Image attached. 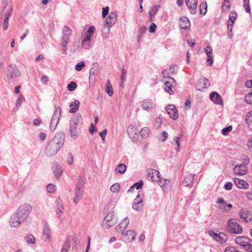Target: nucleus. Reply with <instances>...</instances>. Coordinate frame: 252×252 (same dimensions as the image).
Masks as SVG:
<instances>
[{"label":"nucleus","mask_w":252,"mask_h":252,"mask_svg":"<svg viewBox=\"0 0 252 252\" xmlns=\"http://www.w3.org/2000/svg\"><path fill=\"white\" fill-rule=\"evenodd\" d=\"M63 143L64 139L61 136H56L47 145L45 150L46 154L49 157L54 156L63 147Z\"/></svg>","instance_id":"nucleus-1"},{"label":"nucleus","mask_w":252,"mask_h":252,"mask_svg":"<svg viewBox=\"0 0 252 252\" xmlns=\"http://www.w3.org/2000/svg\"><path fill=\"white\" fill-rule=\"evenodd\" d=\"M80 123V119L78 116L74 117L70 121L69 132L70 137L74 139L78 137L79 128L78 126Z\"/></svg>","instance_id":"nucleus-2"},{"label":"nucleus","mask_w":252,"mask_h":252,"mask_svg":"<svg viewBox=\"0 0 252 252\" xmlns=\"http://www.w3.org/2000/svg\"><path fill=\"white\" fill-rule=\"evenodd\" d=\"M32 209V205L26 203L21 205L15 213L20 218L19 220L24 221L28 218Z\"/></svg>","instance_id":"nucleus-3"},{"label":"nucleus","mask_w":252,"mask_h":252,"mask_svg":"<svg viewBox=\"0 0 252 252\" xmlns=\"http://www.w3.org/2000/svg\"><path fill=\"white\" fill-rule=\"evenodd\" d=\"M226 229L230 233L240 234L243 232L242 226L235 219H229L226 224Z\"/></svg>","instance_id":"nucleus-4"},{"label":"nucleus","mask_w":252,"mask_h":252,"mask_svg":"<svg viewBox=\"0 0 252 252\" xmlns=\"http://www.w3.org/2000/svg\"><path fill=\"white\" fill-rule=\"evenodd\" d=\"M20 75V71L15 64H10L8 67L7 78L9 83H13Z\"/></svg>","instance_id":"nucleus-5"},{"label":"nucleus","mask_w":252,"mask_h":252,"mask_svg":"<svg viewBox=\"0 0 252 252\" xmlns=\"http://www.w3.org/2000/svg\"><path fill=\"white\" fill-rule=\"evenodd\" d=\"M118 218L114 212L108 213L103 219L102 225L106 229L114 226L117 223Z\"/></svg>","instance_id":"nucleus-6"},{"label":"nucleus","mask_w":252,"mask_h":252,"mask_svg":"<svg viewBox=\"0 0 252 252\" xmlns=\"http://www.w3.org/2000/svg\"><path fill=\"white\" fill-rule=\"evenodd\" d=\"M71 30L68 27L64 26L63 29L61 46L63 47V51L65 53L66 51V47L68 43V41L71 34Z\"/></svg>","instance_id":"nucleus-7"},{"label":"nucleus","mask_w":252,"mask_h":252,"mask_svg":"<svg viewBox=\"0 0 252 252\" xmlns=\"http://www.w3.org/2000/svg\"><path fill=\"white\" fill-rule=\"evenodd\" d=\"M235 242L242 246L247 252H252V244L248 238L239 236L235 238Z\"/></svg>","instance_id":"nucleus-8"},{"label":"nucleus","mask_w":252,"mask_h":252,"mask_svg":"<svg viewBox=\"0 0 252 252\" xmlns=\"http://www.w3.org/2000/svg\"><path fill=\"white\" fill-rule=\"evenodd\" d=\"M60 115L61 109L60 108H57L54 112L50 122V128L51 131H54L56 129L60 120Z\"/></svg>","instance_id":"nucleus-9"},{"label":"nucleus","mask_w":252,"mask_h":252,"mask_svg":"<svg viewBox=\"0 0 252 252\" xmlns=\"http://www.w3.org/2000/svg\"><path fill=\"white\" fill-rule=\"evenodd\" d=\"M209 234L213 237L214 240L220 243H224L227 240V235L223 233L217 234L213 231L210 230L209 231Z\"/></svg>","instance_id":"nucleus-10"},{"label":"nucleus","mask_w":252,"mask_h":252,"mask_svg":"<svg viewBox=\"0 0 252 252\" xmlns=\"http://www.w3.org/2000/svg\"><path fill=\"white\" fill-rule=\"evenodd\" d=\"M176 82L175 79L172 77H167V80H166L165 81L164 89L169 94H172L173 91L172 90V88L176 86Z\"/></svg>","instance_id":"nucleus-11"},{"label":"nucleus","mask_w":252,"mask_h":252,"mask_svg":"<svg viewBox=\"0 0 252 252\" xmlns=\"http://www.w3.org/2000/svg\"><path fill=\"white\" fill-rule=\"evenodd\" d=\"M240 218L242 221L250 222L252 221L251 211L247 208H242L239 212Z\"/></svg>","instance_id":"nucleus-12"},{"label":"nucleus","mask_w":252,"mask_h":252,"mask_svg":"<svg viewBox=\"0 0 252 252\" xmlns=\"http://www.w3.org/2000/svg\"><path fill=\"white\" fill-rule=\"evenodd\" d=\"M123 239L126 242H131L135 239L136 233L132 230L122 231Z\"/></svg>","instance_id":"nucleus-13"},{"label":"nucleus","mask_w":252,"mask_h":252,"mask_svg":"<svg viewBox=\"0 0 252 252\" xmlns=\"http://www.w3.org/2000/svg\"><path fill=\"white\" fill-rule=\"evenodd\" d=\"M247 168L246 164H238L234 167L233 172L237 176H242L246 174Z\"/></svg>","instance_id":"nucleus-14"},{"label":"nucleus","mask_w":252,"mask_h":252,"mask_svg":"<svg viewBox=\"0 0 252 252\" xmlns=\"http://www.w3.org/2000/svg\"><path fill=\"white\" fill-rule=\"evenodd\" d=\"M166 111L173 120H176L178 117V111L174 105H169L166 107Z\"/></svg>","instance_id":"nucleus-15"},{"label":"nucleus","mask_w":252,"mask_h":252,"mask_svg":"<svg viewBox=\"0 0 252 252\" xmlns=\"http://www.w3.org/2000/svg\"><path fill=\"white\" fill-rule=\"evenodd\" d=\"M185 3L189 9L190 13L192 14H196L198 4L197 0H185Z\"/></svg>","instance_id":"nucleus-16"},{"label":"nucleus","mask_w":252,"mask_h":252,"mask_svg":"<svg viewBox=\"0 0 252 252\" xmlns=\"http://www.w3.org/2000/svg\"><path fill=\"white\" fill-rule=\"evenodd\" d=\"M148 177L151 181L154 182L158 181L160 180L159 172L154 169H150L148 170Z\"/></svg>","instance_id":"nucleus-17"},{"label":"nucleus","mask_w":252,"mask_h":252,"mask_svg":"<svg viewBox=\"0 0 252 252\" xmlns=\"http://www.w3.org/2000/svg\"><path fill=\"white\" fill-rule=\"evenodd\" d=\"M117 13L115 11L110 12L106 18L105 23L109 26H112L117 21Z\"/></svg>","instance_id":"nucleus-18"},{"label":"nucleus","mask_w":252,"mask_h":252,"mask_svg":"<svg viewBox=\"0 0 252 252\" xmlns=\"http://www.w3.org/2000/svg\"><path fill=\"white\" fill-rule=\"evenodd\" d=\"M83 191V189L81 186H78L75 189V197L73 198V202L76 204H77L81 199Z\"/></svg>","instance_id":"nucleus-19"},{"label":"nucleus","mask_w":252,"mask_h":252,"mask_svg":"<svg viewBox=\"0 0 252 252\" xmlns=\"http://www.w3.org/2000/svg\"><path fill=\"white\" fill-rule=\"evenodd\" d=\"M51 230L48 224H46L43 229L42 239L46 242H50L51 241Z\"/></svg>","instance_id":"nucleus-20"},{"label":"nucleus","mask_w":252,"mask_h":252,"mask_svg":"<svg viewBox=\"0 0 252 252\" xmlns=\"http://www.w3.org/2000/svg\"><path fill=\"white\" fill-rule=\"evenodd\" d=\"M210 86L209 81L206 78L200 79L195 86L196 89L199 91L207 88Z\"/></svg>","instance_id":"nucleus-21"},{"label":"nucleus","mask_w":252,"mask_h":252,"mask_svg":"<svg viewBox=\"0 0 252 252\" xmlns=\"http://www.w3.org/2000/svg\"><path fill=\"white\" fill-rule=\"evenodd\" d=\"M143 207L142 198L138 194L133 201L132 208L136 211H140Z\"/></svg>","instance_id":"nucleus-22"},{"label":"nucleus","mask_w":252,"mask_h":252,"mask_svg":"<svg viewBox=\"0 0 252 252\" xmlns=\"http://www.w3.org/2000/svg\"><path fill=\"white\" fill-rule=\"evenodd\" d=\"M211 100L216 104L222 105L223 101L220 95L216 92H212L210 94Z\"/></svg>","instance_id":"nucleus-23"},{"label":"nucleus","mask_w":252,"mask_h":252,"mask_svg":"<svg viewBox=\"0 0 252 252\" xmlns=\"http://www.w3.org/2000/svg\"><path fill=\"white\" fill-rule=\"evenodd\" d=\"M233 181L236 186L239 189H248L249 187L248 183L244 180L234 178Z\"/></svg>","instance_id":"nucleus-24"},{"label":"nucleus","mask_w":252,"mask_h":252,"mask_svg":"<svg viewBox=\"0 0 252 252\" xmlns=\"http://www.w3.org/2000/svg\"><path fill=\"white\" fill-rule=\"evenodd\" d=\"M19 219H20V218L19 217H18V216L17 215V214L16 213H15L11 217V218L10 219L9 223H10V226L11 227H18L20 225V224H21V223L22 222L24 221L23 220H20Z\"/></svg>","instance_id":"nucleus-25"},{"label":"nucleus","mask_w":252,"mask_h":252,"mask_svg":"<svg viewBox=\"0 0 252 252\" xmlns=\"http://www.w3.org/2000/svg\"><path fill=\"white\" fill-rule=\"evenodd\" d=\"M52 170L53 173L55 174L56 178L57 179H59L63 172L62 167L59 164L56 163L53 164L52 167Z\"/></svg>","instance_id":"nucleus-26"},{"label":"nucleus","mask_w":252,"mask_h":252,"mask_svg":"<svg viewBox=\"0 0 252 252\" xmlns=\"http://www.w3.org/2000/svg\"><path fill=\"white\" fill-rule=\"evenodd\" d=\"M179 25L180 28L183 29H186L190 25L189 19L186 17L180 18Z\"/></svg>","instance_id":"nucleus-27"},{"label":"nucleus","mask_w":252,"mask_h":252,"mask_svg":"<svg viewBox=\"0 0 252 252\" xmlns=\"http://www.w3.org/2000/svg\"><path fill=\"white\" fill-rule=\"evenodd\" d=\"M80 105V102L78 100H75L74 102L69 105V112L71 113H75L78 109Z\"/></svg>","instance_id":"nucleus-28"},{"label":"nucleus","mask_w":252,"mask_h":252,"mask_svg":"<svg viewBox=\"0 0 252 252\" xmlns=\"http://www.w3.org/2000/svg\"><path fill=\"white\" fill-rule=\"evenodd\" d=\"M137 130L132 125H130L128 127L127 133L131 138H136V136H137Z\"/></svg>","instance_id":"nucleus-29"},{"label":"nucleus","mask_w":252,"mask_h":252,"mask_svg":"<svg viewBox=\"0 0 252 252\" xmlns=\"http://www.w3.org/2000/svg\"><path fill=\"white\" fill-rule=\"evenodd\" d=\"M237 14L236 12L231 11L229 14V18L228 22L227 28H229L230 26H233L235 20L237 19Z\"/></svg>","instance_id":"nucleus-30"},{"label":"nucleus","mask_w":252,"mask_h":252,"mask_svg":"<svg viewBox=\"0 0 252 252\" xmlns=\"http://www.w3.org/2000/svg\"><path fill=\"white\" fill-rule=\"evenodd\" d=\"M194 179V175L190 174L187 176L183 181V184L186 186L189 187L193 184Z\"/></svg>","instance_id":"nucleus-31"},{"label":"nucleus","mask_w":252,"mask_h":252,"mask_svg":"<svg viewBox=\"0 0 252 252\" xmlns=\"http://www.w3.org/2000/svg\"><path fill=\"white\" fill-rule=\"evenodd\" d=\"M129 219L127 217H126L123 221L120 222V223L119 224L120 229L121 230V233H122V231H125V229L127 227L128 224H129Z\"/></svg>","instance_id":"nucleus-32"},{"label":"nucleus","mask_w":252,"mask_h":252,"mask_svg":"<svg viewBox=\"0 0 252 252\" xmlns=\"http://www.w3.org/2000/svg\"><path fill=\"white\" fill-rule=\"evenodd\" d=\"M142 108L147 111H151L153 109L152 102L148 100H144L142 104Z\"/></svg>","instance_id":"nucleus-33"},{"label":"nucleus","mask_w":252,"mask_h":252,"mask_svg":"<svg viewBox=\"0 0 252 252\" xmlns=\"http://www.w3.org/2000/svg\"><path fill=\"white\" fill-rule=\"evenodd\" d=\"M217 203L220 204L219 206V208L222 211H226L227 210V203L225 202L224 200L222 198H219L218 199Z\"/></svg>","instance_id":"nucleus-34"},{"label":"nucleus","mask_w":252,"mask_h":252,"mask_svg":"<svg viewBox=\"0 0 252 252\" xmlns=\"http://www.w3.org/2000/svg\"><path fill=\"white\" fill-rule=\"evenodd\" d=\"M150 129L148 127H145L140 130V134L143 138H147L149 136Z\"/></svg>","instance_id":"nucleus-35"},{"label":"nucleus","mask_w":252,"mask_h":252,"mask_svg":"<svg viewBox=\"0 0 252 252\" xmlns=\"http://www.w3.org/2000/svg\"><path fill=\"white\" fill-rule=\"evenodd\" d=\"M126 168V165L125 164L120 163L116 167L115 170L120 174H123L125 172Z\"/></svg>","instance_id":"nucleus-36"},{"label":"nucleus","mask_w":252,"mask_h":252,"mask_svg":"<svg viewBox=\"0 0 252 252\" xmlns=\"http://www.w3.org/2000/svg\"><path fill=\"white\" fill-rule=\"evenodd\" d=\"M111 28V26H109V25L104 23L103 29L102 30V33L103 36L107 37L108 35Z\"/></svg>","instance_id":"nucleus-37"},{"label":"nucleus","mask_w":252,"mask_h":252,"mask_svg":"<svg viewBox=\"0 0 252 252\" xmlns=\"http://www.w3.org/2000/svg\"><path fill=\"white\" fill-rule=\"evenodd\" d=\"M93 67H92L90 70V78L92 76H95L98 73V66L95 65V64H93Z\"/></svg>","instance_id":"nucleus-38"},{"label":"nucleus","mask_w":252,"mask_h":252,"mask_svg":"<svg viewBox=\"0 0 252 252\" xmlns=\"http://www.w3.org/2000/svg\"><path fill=\"white\" fill-rule=\"evenodd\" d=\"M207 2H201L199 5V10L200 14L204 15L207 12Z\"/></svg>","instance_id":"nucleus-39"},{"label":"nucleus","mask_w":252,"mask_h":252,"mask_svg":"<svg viewBox=\"0 0 252 252\" xmlns=\"http://www.w3.org/2000/svg\"><path fill=\"white\" fill-rule=\"evenodd\" d=\"M159 7V5H156L152 7V9L149 12V14L151 18L156 15Z\"/></svg>","instance_id":"nucleus-40"},{"label":"nucleus","mask_w":252,"mask_h":252,"mask_svg":"<svg viewBox=\"0 0 252 252\" xmlns=\"http://www.w3.org/2000/svg\"><path fill=\"white\" fill-rule=\"evenodd\" d=\"M106 92L108 95L110 96H111L113 94V88L109 80H108L107 82V88L106 89Z\"/></svg>","instance_id":"nucleus-41"},{"label":"nucleus","mask_w":252,"mask_h":252,"mask_svg":"<svg viewBox=\"0 0 252 252\" xmlns=\"http://www.w3.org/2000/svg\"><path fill=\"white\" fill-rule=\"evenodd\" d=\"M120 189V185L119 183L113 184L110 187V190L113 193L118 192Z\"/></svg>","instance_id":"nucleus-42"},{"label":"nucleus","mask_w":252,"mask_h":252,"mask_svg":"<svg viewBox=\"0 0 252 252\" xmlns=\"http://www.w3.org/2000/svg\"><path fill=\"white\" fill-rule=\"evenodd\" d=\"M126 77V70L125 69H123L122 71V75L121 77V82L120 84V86L121 87H123V83L125 81Z\"/></svg>","instance_id":"nucleus-43"},{"label":"nucleus","mask_w":252,"mask_h":252,"mask_svg":"<svg viewBox=\"0 0 252 252\" xmlns=\"http://www.w3.org/2000/svg\"><path fill=\"white\" fill-rule=\"evenodd\" d=\"M207 62L209 63V65H212L213 63V53L212 50L211 49L209 52L207 53Z\"/></svg>","instance_id":"nucleus-44"},{"label":"nucleus","mask_w":252,"mask_h":252,"mask_svg":"<svg viewBox=\"0 0 252 252\" xmlns=\"http://www.w3.org/2000/svg\"><path fill=\"white\" fill-rule=\"evenodd\" d=\"M91 41L83 39L82 41V46L85 49H89L91 47Z\"/></svg>","instance_id":"nucleus-45"},{"label":"nucleus","mask_w":252,"mask_h":252,"mask_svg":"<svg viewBox=\"0 0 252 252\" xmlns=\"http://www.w3.org/2000/svg\"><path fill=\"white\" fill-rule=\"evenodd\" d=\"M143 182L142 181H141L140 182L136 183L131 187L130 189L127 191V192H129L130 191H131L134 188H136L137 189H138L141 188Z\"/></svg>","instance_id":"nucleus-46"},{"label":"nucleus","mask_w":252,"mask_h":252,"mask_svg":"<svg viewBox=\"0 0 252 252\" xmlns=\"http://www.w3.org/2000/svg\"><path fill=\"white\" fill-rule=\"evenodd\" d=\"M77 88V84L75 82H71L67 86V90L70 92L74 91Z\"/></svg>","instance_id":"nucleus-47"},{"label":"nucleus","mask_w":252,"mask_h":252,"mask_svg":"<svg viewBox=\"0 0 252 252\" xmlns=\"http://www.w3.org/2000/svg\"><path fill=\"white\" fill-rule=\"evenodd\" d=\"M63 206L62 204H61L57 207V209L56 210V214L59 219H60L61 217L63 215L62 211H63Z\"/></svg>","instance_id":"nucleus-48"},{"label":"nucleus","mask_w":252,"mask_h":252,"mask_svg":"<svg viewBox=\"0 0 252 252\" xmlns=\"http://www.w3.org/2000/svg\"><path fill=\"white\" fill-rule=\"evenodd\" d=\"M85 63L84 62L81 61L75 65V68L76 71H80L83 67H85Z\"/></svg>","instance_id":"nucleus-49"},{"label":"nucleus","mask_w":252,"mask_h":252,"mask_svg":"<svg viewBox=\"0 0 252 252\" xmlns=\"http://www.w3.org/2000/svg\"><path fill=\"white\" fill-rule=\"evenodd\" d=\"M180 137L178 136H175L173 138V141H174L175 144L176 145V150L177 152H179L180 151Z\"/></svg>","instance_id":"nucleus-50"},{"label":"nucleus","mask_w":252,"mask_h":252,"mask_svg":"<svg viewBox=\"0 0 252 252\" xmlns=\"http://www.w3.org/2000/svg\"><path fill=\"white\" fill-rule=\"evenodd\" d=\"M27 242L28 243H31L34 244L35 242V239L34 236L32 235H29L27 237Z\"/></svg>","instance_id":"nucleus-51"},{"label":"nucleus","mask_w":252,"mask_h":252,"mask_svg":"<svg viewBox=\"0 0 252 252\" xmlns=\"http://www.w3.org/2000/svg\"><path fill=\"white\" fill-rule=\"evenodd\" d=\"M232 126H230L226 127L223 128L221 130V132L223 135H226L229 132H230V131L232 130Z\"/></svg>","instance_id":"nucleus-52"},{"label":"nucleus","mask_w":252,"mask_h":252,"mask_svg":"<svg viewBox=\"0 0 252 252\" xmlns=\"http://www.w3.org/2000/svg\"><path fill=\"white\" fill-rule=\"evenodd\" d=\"M23 100H24V97H23V95L22 94L18 96V97L16 100V106L17 108L21 106Z\"/></svg>","instance_id":"nucleus-53"},{"label":"nucleus","mask_w":252,"mask_h":252,"mask_svg":"<svg viewBox=\"0 0 252 252\" xmlns=\"http://www.w3.org/2000/svg\"><path fill=\"white\" fill-rule=\"evenodd\" d=\"M244 7L247 12H250L251 8L249 4V0H244Z\"/></svg>","instance_id":"nucleus-54"},{"label":"nucleus","mask_w":252,"mask_h":252,"mask_svg":"<svg viewBox=\"0 0 252 252\" xmlns=\"http://www.w3.org/2000/svg\"><path fill=\"white\" fill-rule=\"evenodd\" d=\"M245 101L247 103L252 104V92L245 96Z\"/></svg>","instance_id":"nucleus-55"},{"label":"nucleus","mask_w":252,"mask_h":252,"mask_svg":"<svg viewBox=\"0 0 252 252\" xmlns=\"http://www.w3.org/2000/svg\"><path fill=\"white\" fill-rule=\"evenodd\" d=\"M56 187L52 184H49L47 187V191L50 193L54 192V191L56 190Z\"/></svg>","instance_id":"nucleus-56"},{"label":"nucleus","mask_w":252,"mask_h":252,"mask_svg":"<svg viewBox=\"0 0 252 252\" xmlns=\"http://www.w3.org/2000/svg\"><path fill=\"white\" fill-rule=\"evenodd\" d=\"M70 241L69 239H67L66 240L63 246V249L67 251H68V250L70 249Z\"/></svg>","instance_id":"nucleus-57"},{"label":"nucleus","mask_w":252,"mask_h":252,"mask_svg":"<svg viewBox=\"0 0 252 252\" xmlns=\"http://www.w3.org/2000/svg\"><path fill=\"white\" fill-rule=\"evenodd\" d=\"M222 6L226 7V9H224L225 10H228L230 8L229 0H224L222 3Z\"/></svg>","instance_id":"nucleus-58"},{"label":"nucleus","mask_w":252,"mask_h":252,"mask_svg":"<svg viewBox=\"0 0 252 252\" xmlns=\"http://www.w3.org/2000/svg\"><path fill=\"white\" fill-rule=\"evenodd\" d=\"M109 9V7L108 6H106L102 8V16L103 18H104L108 13Z\"/></svg>","instance_id":"nucleus-59"},{"label":"nucleus","mask_w":252,"mask_h":252,"mask_svg":"<svg viewBox=\"0 0 252 252\" xmlns=\"http://www.w3.org/2000/svg\"><path fill=\"white\" fill-rule=\"evenodd\" d=\"M8 19L7 17H5L4 19L3 24V29L4 30H6L8 27Z\"/></svg>","instance_id":"nucleus-60"},{"label":"nucleus","mask_w":252,"mask_h":252,"mask_svg":"<svg viewBox=\"0 0 252 252\" xmlns=\"http://www.w3.org/2000/svg\"><path fill=\"white\" fill-rule=\"evenodd\" d=\"M246 121L248 123L249 122H252V111L249 112L245 118Z\"/></svg>","instance_id":"nucleus-61"},{"label":"nucleus","mask_w":252,"mask_h":252,"mask_svg":"<svg viewBox=\"0 0 252 252\" xmlns=\"http://www.w3.org/2000/svg\"><path fill=\"white\" fill-rule=\"evenodd\" d=\"M107 132V130L106 129H104L102 132L99 133V136L101 137L102 140L104 141L105 137L106 135Z\"/></svg>","instance_id":"nucleus-62"},{"label":"nucleus","mask_w":252,"mask_h":252,"mask_svg":"<svg viewBox=\"0 0 252 252\" xmlns=\"http://www.w3.org/2000/svg\"><path fill=\"white\" fill-rule=\"evenodd\" d=\"M12 11V7L11 6L6 10V11L5 13V17H7V18H9V16L11 15Z\"/></svg>","instance_id":"nucleus-63"},{"label":"nucleus","mask_w":252,"mask_h":252,"mask_svg":"<svg viewBox=\"0 0 252 252\" xmlns=\"http://www.w3.org/2000/svg\"><path fill=\"white\" fill-rule=\"evenodd\" d=\"M232 183L231 182H227L224 185V189L226 190H230L232 188Z\"/></svg>","instance_id":"nucleus-64"}]
</instances>
